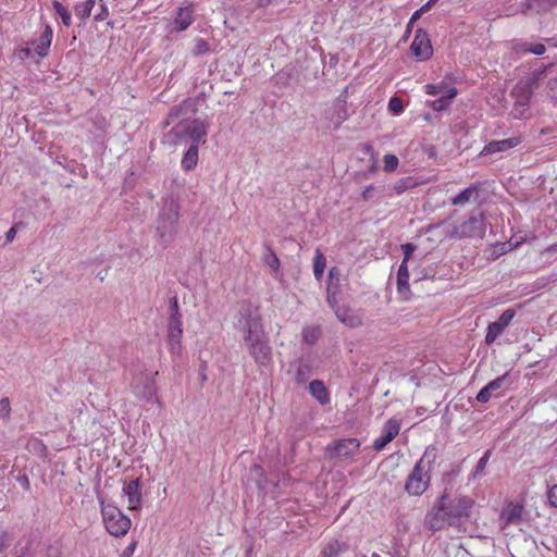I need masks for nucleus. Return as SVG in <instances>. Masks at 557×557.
Here are the masks:
<instances>
[{
  "instance_id": "obj_43",
  "label": "nucleus",
  "mask_w": 557,
  "mask_h": 557,
  "mask_svg": "<svg viewBox=\"0 0 557 557\" xmlns=\"http://www.w3.org/2000/svg\"><path fill=\"white\" fill-rule=\"evenodd\" d=\"M490 457H491V450H486L483 454V456L479 459V461L474 468V471H473L474 476H478L483 472V470L485 469V467L488 462Z\"/></svg>"
},
{
  "instance_id": "obj_51",
  "label": "nucleus",
  "mask_w": 557,
  "mask_h": 557,
  "mask_svg": "<svg viewBox=\"0 0 557 557\" xmlns=\"http://www.w3.org/2000/svg\"><path fill=\"white\" fill-rule=\"evenodd\" d=\"M373 190H374V185H369L364 188V190L362 191V199L364 201H369L372 197H373Z\"/></svg>"
},
{
  "instance_id": "obj_49",
  "label": "nucleus",
  "mask_w": 557,
  "mask_h": 557,
  "mask_svg": "<svg viewBox=\"0 0 557 557\" xmlns=\"http://www.w3.org/2000/svg\"><path fill=\"white\" fill-rule=\"evenodd\" d=\"M338 275H339V270L336 267H333L330 269V271H329L330 284L327 286V293H331L332 288L337 287L336 285H334V280H336V282H338L339 281Z\"/></svg>"
},
{
  "instance_id": "obj_41",
  "label": "nucleus",
  "mask_w": 557,
  "mask_h": 557,
  "mask_svg": "<svg viewBox=\"0 0 557 557\" xmlns=\"http://www.w3.org/2000/svg\"><path fill=\"white\" fill-rule=\"evenodd\" d=\"M383 169L385 172H393L397 169L399 161L395 154H385L383 158Z\"/></svg>"
},
{
  "instance_id": "obj_61",
  "label": "nucleus",
  "mask_w": 557,
  "mask_h": 557,
  "mask_svg": "<svg viewBox=\"0 0 557 557\" xmlns=\"http://www.w3.org/2000/svg\"><path fill=\"white\" fill-rule=\"evenodd\" d=\"M424 277H426V275L418 274L417 280H422V278H424Z\"/></svg>"
},
{
  "instance_id": "obj_8",
  "label": "nucleus",
  "mask_w": 557,
  "mask_h": 557,
  "mask_svg": "<svg viewBox=\"0 0 557 557\" xmlns=\"http://www.w3.org/2000/svg\"><path fill=\"white\" fill-rule=\"evenodd\" d=\"M245 344L250 356L260 366H268L272 359L271 347L269 346L264 331L260 334L244 336Z\"/></svg>"
},
{
  "instance_id": "obj_45",
  "label": "nucleus",
  "mask_w": 557,
  "mask_h": 557,
  "mask_svg": "<svg viewBox=\"0 0 557 557\" xmlns=\"http://www.w3.org/2000/svg\"><path fill=\"white\" fill-rule=\"evenodd\" d=\"M209 51V44L203 38H197L194 47V54L201 55Z\"/></svg>"
},
{
  "instance_id": "obj_34",
  "label": "nucleus",
  "mask_w": 557,
  "mask_h": 557,
  "mask_svg": "<svg viewBox=\"0 0 557 557\" xmlns=\"http://www.w3.org/2000/svg\"><path fill=\"white\" fill-rule=\"evenodd\" d=\"M322 334V330L320 326H306L302 332V342L307 345H313L318 342Z\"/></svg>"
},
{
  "instance_id": "obj_50",
  "label": "nucleus",
  "mask_w": 557,
  "mask_h": 557,
  "mask_svg": "<svg viewBox=\"0 0 557 557\" xmlns=\"http://www.w3.org/2000/svg\"><path fill=\"white\" fill-rule=\"evenodd\" d=\"M416 245L411 244V243H407V244H404L401 245V250H403V253H404V259L403 260H407L409 261L411 255L416 250Z\"/></svg>"
},
{
  "instance_id": "obj_35",
  "label": "nucleus",
  "mask_w": 557,
  "mask_h": 557,
  "mask_svg": "<svg viewBox=\"0 0 557 557\" xmlns=\"http://www.w3.org/2000/svg\"><path fill=\"white\" fill-rule=\"evenodd\" d=\"M326 265V260L324 255L320 251V249L315 250L313 258V274L317 280H321Z\"/></svg>"
},
{
  "instance_id": "obj_55",
  "label": "nucleus",
  "mask_w": 557,
  "mask_h": 557,
  "mask_svg": "<svg viewBox=\"0 0 557 557\" xmlns=\"http://www.w3.org/2000/svg\"><path fill=\"white\" fill-rule=\"evenodd\" d=\"M108 8L106 7V4H101V12L95 18L97 21H102L106 16H108Z\"/></svg>"
},
{
  "instance_id": "obj_13",
  "label": "nucleus",
  "mask_w": 557,
  "mask_h": 557,
  "mask_svg": "<svg viewBox=\"0 0 557 557\" xmlns=\"http://www.w3.org/2000/svg\"><path fill=\"white\" fill-rule=\"evenodd\" d=\"M410 51L421 61L429 60L433 55V47L429 34L424 29L418 28L416 30Z\"/></svg>"
},
{
  "instance_id": "obj_36",
  "label": "nucleus",
  "mask_w": 557,
  "mask_h": 557,
  "mask_svg": "<svg viewBox=\"0 0 557 557\" xmlns=\"http://www.w3.org/2000/svg\"><path fill=\"white\" fill-rule=\"evenodd\" d=\"M519 49L522 53H532L535 55H543L546 52V47L544 44H531V42H522L519 46Z\"/></svg>"
},
{
  "instance_id": "obj_63",
  "label": "nucleus",
  "mask_w": 557,
  "mask_h": 557,
  "mask_svg": "<svg viewBox=\"0 0 557 557\" xmlns=\"http://www.w3.org/2000/svg\"><path fill=\"white\" fill-rule=\"evenodd\" d=\"M554 40H555L554 38L547 39L548 42H553Z\"/></svg>"
},
{
  "instance_id": "obj_46",
  "label": "nucleus",
  "mask_w": 557,
  "mask_h": 557,
  "mask_svg": "<svg viewBox=\"0 0 557 557\" xmlns=\"http://www.w3.org/2000/svg\"><path fill=\"white\" fill-rule=\"evenodd\" d=\"M11 414V405L9 398L0 399V418L8 419Z\"/></svg>"
},
{
  "instance_id": "obj_40",
  "label": "nucleus",
  "mask_w": 557,
  "mask_h": 557,
  "mask_svg": "<svg viewBox=\"0 0 557 557\" xmlns=\"http://www.w3.org/2000/svg\"><path fill=\"white\" fill-rule=\"evenodd\" d=\"M388 110L394 115H399L404 112V102L399 97H392L388 101Z\"/></svg>"
},
{
  "instance_id": "obj_16",
  "label": "nucleus",
  "mask_w": 557,
  "mask_h": 557,
  "mask_svg": "<svg viewBox=\"0 0 557 557\" xmlns=\"http://www.w3.org/2000/svg\"><path fill=\"white\" fill-rule=\"evenodd\" d=\"M400 423L396 419H389L383 425L382 434L373 442V448L381 451L388 443H391L399 433Z\"/></svg>"
},
{
  "instance_id": "obj_26",
  "label": "nucleus",
  "mask_w": 557,
  "mask_h": 557,
  "mask_svg": "<svg viewBox=\"0 0 557 557\" xmlns=\"http://www.w3.org/2000/svg\"><path fill=\"white\" fill-rule=\"evenodd\" d=\"M525 5L534 13H546L557 5V0H527Z\"/></svg>"
},
{
  "instance_id": "obj_23",
  "label": "nucleus",
  "mask_w": 557,
  "mask_h": 557,
  "mask_svg": "<svg viewBox=\"0 0 557 557\" xmlns=\"http://www.w3.org/2000/svg\"><path fill=\"white\" fill-rule=\"evenodd\" d=\"M500 519L504 522L503 528L519 523L522 520V506L513 503L508 504L502 510Z\"/></svg>"
},
{
  "instance_id": "obj_32",
  "label": "nucleus",
  "mask_w": 557,
  "mask_h": 557,
  "mask_svg": "<svg viewBox=\"0 0 557 557\" xmlns=\"http://www.w3.org/2000/svg\"><path fill=\"white\" fill-rule=\"evenodd\" d=\"M448 78L449 77L446 76L445 79L438 83L426 84L424 86V92L430 96L445 95L447 92V89L453 87L449 86V84L447 83Z\"/></svg>"
},
{
  "instance_id": "obj_21",
  "label": "nucleus",
  "mask_w": 557,
  "mask_h": 557,
  "mask_svg": "<svg viewBox=\"0 0 557 557\" xmlns=\"http://www.w3.org/2000/svg\"><path fill=\"white\" fill-rule=\"evenodd\" d=\"M194 9L191 4L178 8L173 20V32L181 33L186 30L194 23Z\"/></svg>"
},
{
  "instance_id": "obj_5",
  "label": "nucleus",
  "mask_w": 557,
  "mask_h": 557,
  "mask_svg": "<svg viewBox=\"0 0 557 557\" xmlns=\"http://www.w3.org/2000/svg\"><path fill=\"white\" fill-rule=\"evenodd\" d=\"M183 322L180 312L176 296L170 299L169 319H168V342L170 350L174 355H178L182 349Z\"/></svg>"
},
{
  "instance_id": "obj_39",
  "label": "nucleus",
  "mask_w": 557,
  "mask_h": 557,
  "mask_svg": "<svg viewBox=\"0 0 557 557\" xmlns=\"http://www.w3.org/2000/svg\"><path fill=\"white\" fill-rule=\"evenodd\" d=\"M553 63H548L547 65H541L537 69H534L528 77V82H530L532 85L536 84L544 75L548 67H550Z\"/></svg>"
},
{
  "instance_id": "obj_27",
  "label": "nucleus",
  "mask_w": 557,
  "mask_h": 557,
  "mask_svg": "<svg viewBox=\"0 0 557 557\" xmlns=\"http://www.w3.org/2000/svg\"><path fill=\"white\" fill-rule=\"evenodd\" d=\"M397 290L399 294H405L409 290V271L407 260H403L398 268Z\"/></svg>"
},
{
  "instance_id": "obj_59",
  "label": "nucleus",
  "mask_w": 557,
  "mask_h": 557,
  "mask_svg": "<svg viewBox=\"0 0 557 557\" xmlns=\"http://www.w3.org/2000/svg\"><path fill=\"white\" fill-rule=\"evenodd\" d=\"M411 28L412 26H409V22L407 23V27H406V33H410L411 32Z\"/></svg>"
},
{
  "instance_id": "obj_7",
  "label": "nucleus",
  "mask_w": 557,
  "mask_h": 557,
  "mask_svg": "<svg viewBox=\"0 0 557 557\" xmlns=\"http://www.w3.org/2000/svg\"><path fill=\"white\" fill-rule=\"evenodd\" d=\"M102 520L107 531L115 536H124L131 528V519L113 505H103L101 508Z\"/></svg>"
},
{
  "instance_id": "obj_64",
  "label": "nucleus",
  "mask_w": 557,
  "mask_h": 557,
  "mask_svg": "<svg viewBox=\"0 0 557 557\" xmlns=\"http://www.w3.org/2000/svg\"><path fill=\"white\" fill-rule=\"evenodd\" d=\"M373 557H379V555L377 554H373Z\"/></svg>"
},
{
  "instance_id": "obj_44",
  "label": "nucleus",
  "mask_w": 557,
  "mask_h": 557,
  "mask_svg": "<svg viewBox=\"0 0 557 557\" xmlns=\"http://www.w3.org/2000/svg\"><path fill=\"white\" fill-rule=\"evenodd\" d=\"M32 54H33V49L29 46V44H27L25 47H21V48L16 49L14 52V57L22 62L29 59L32 57Z\"/></svg>"
},
{
  "instance_id": "obj_47",
  "label": "nucleus",
  "mask_w": 557,
  "mask_h": 557,
  "mask_svg": "<svg viewBox=\"0 0 557 557\" xmlns=\"http://www.w3.org/2000/svg\"><path fill=\"white\" fill-rule=\"evenodd\" d=\"M547 503L550 507L557 508V484L547 490Z\"/></svg>"
},
{
  "instance_id": "obj_6",
  "label": "nucleus",
  "mask_w": 557,
  "mask_h": 557,
  "mask_svg": "<svg viewBox=\"0 0 557 557\" xmlns=\"http://www.w3.org/2000/svg\"><path fill=\"white\" fill-rule=\"evenodd\" d=\"M236 325L238 330L244 333V336L256 333L260 334L264 331L259 307L249 301L242 302L238 310Z\"/></svg>"
},
{
  "instance_id": "obj_53",
  "label": "nucleus",
  "mask_w": 557,
  "mask_h": 557,
  "mask_svg": "<svg viewBox=\"0 0 557 557\" xmlns=\"http://www.w3.org/2000/svg\"><path fill=\"white\" fill-rule=\"evenodd\" d=\"M438 0H428L421 8L420 12H428Z\"/></svg>"
},
{
  "instance_id": "obj_56",
  "label": "nucleus",
  "mask_w": 557,
  "mask_h": 557,
  "mask_svg": "<svg viewBox=\"0 0 557 557\" xmlns=\"http://www.w3.org/2000/svg\"><path fill=\"white\" fill-rule=\"evenodd\" d=\"M424 12H420V9L417 10L412 15L411 17L409 18V26H412L414 22H417L421 15L423 14Z\"/></svg>"
},
{
  "instance_id": "obj_28",
  "label": "nucleus",
  "mask_w": 557,
  "mask_h": 557,
  "mask_svg": "<svg viewBox=\"0 0 557 557\" xmlns=\"http://www.w3.org/2000/svg\"><path fill=\"white\" fill-rule=\"evenodd\" d=\"M347 550V545L338 540L330 541L321 550L320 557H338Z\"/></svg>"
},
{
  "instance_id": "obj_33",
  "label": "nucleus",
  "mask_w": 557,
  "mask_h": 557,
  "mask_svg": "<svg viewBox=\"0 0 557 557\" xmlns=\"http://www.w3.org/2000/svg\"><path fill=\"white\" fill-rule=\"evenodd\" d=\"M96 4L95 0H86L75 5V14L82 22H85L91 14V11Z\"/></svg>"
},
{
  "instance_id": "obj_62",
  "label": "nucleus",
  "mask_w": 557,
  "mask_h": 557,
  "mask_svg": "<svg viewBox=\"0 0 557 557\" xmlns=\"http://www.w3.org/2000/svg\"><path fill=\"white\" fill-rule=\"evenodd\" d=\"M250 550H251V549H248V550L246 552V557H249V553H250Z\"/></svg>"
},
{
  "instance_id": "obj_54",
  "label": "nucleus",
  "mask_w": 557,
  "mask_h": 557,
  "mask_svg": "<svg viewBox=\"0 0 557 557\" xmlns=\"http://www.w3.org/2000/svg\"><path fill=\"white\" fill-rule=\"evenodd\" d=\"M17 481L25 490H29V480L26 475L18 476Z\"/></svg>"
},
{
  "instance_id": "obj_31",
  "label": "nucleus",
  "mask_w": 557,
  "mask_h": 557,
  "mask_svg": "<svg viewBox=\"0 0 557 557\" xmlns=\"http://www.w3.org/2000/svg\"><path fill=\"white\" fill-rule=\"evenodd\" d=\"M337 319L349 327H357L361 324L358 317L351 314L348 309L337 308L335 310Z\"/></svg>"
},
{
  "instance_id": "obj_18",
  "label": "nucleus",
  "mask_w": 557,
  "mask_h": 557,
  "mask_svg": "<svg viewBox=\"0 0 557 557\" xmlns=\"http://www.w3.org/2000/svg\"><path fill=\"white\" fill-rule=\"evenodd\" d=\"M53 30L50 25H46L41 35L29 41V46L33 51L40 58H45L49 54L50 46L52 42Z\"/></svg>"
},
{
  "instance_id": "obj_48",
  "label": "nucleus",
  "mask_w": 557,
  "mask_h": 557,
  "mask_svg": "<svg viewBox=\"0 0 557 557\" xmlns=\"http://www.w3.org/2000/svg\"><path fill=\"white\" fill-rule=\"evenodd\" d=\"M267 263L271 268L272 271L277 272L280 269V260L274 253L273 250L269 249V257L267 258Z\"/></svg>"
},
{
  "instance_id": "obj_30",
  "label": "nucleus",
  "mask_w": 557,
  "mask_h": 557,
  "mask_svg": "<svg viewBox=\"0 0 557 557\" xmlns=\"http://www.w3.org/2000/svg\"><path fill=\"white\" fill-rule=\"evenodd\" d=\"M198 150L199 147H196V145H190L185 154L183 156V159L181 161L182 168L186 171H190L196 168L198 162Z\"/></svg>"
},
{
  "instance_id": "obj_60",
  "label": "nucleus",
  "mask_w": 557,
  "mask_h": 557,
  "mask_svg": "<svg viewBox=\"0 0 557 557\" xmlns=\"http://www.w3.org/2000/svg\"><path fill=\"white\" fill-rule=\"evenodd\" d=\"M327 301L331 304V307H334V304H332V297L330 294L327 295Z\"/></svg>"
},
{
  "instance_id": "obj_37",
  "label": "nucleus",
  "mask_w": 557,
  "mask_h": 557,
  "mask_svg": "<svg viewBox=\"0 0 557 557\" xmlns=\"http://www.w3.org/2000/svg\"><path fill=\"white\" fill-rule=\"evenodd\" d=\"M53 9L55 13L61 17L64 26L69 27L72 25V15L70 11L59 1L54 0L52 2Z\"/></svg>"
},
{
  "instance_id": "obj_19",
  "label": "nucleus",
  "mask_w": 557,
  "mask_h": 557,
  "mask_svg": "<svg viewBox=\"0 0 557 557\" xmlns=\"http://www.w3.org/2000/svg\"><path fill=\"white\" fill-rule=\"evenodd\" d=\"M348 116L347 97L345 95H341L334 102L331 113L327 114V119L336 129L348 119Z\"/></svg>"
},
{
  "instance_id": "obj_1",
  "label": "nucleus",
  "mask_w": 557,
  "mask_h": 557,
  "mask_svg": "<svg viewBox=\"0 0 557 557\" xmlns=\"http://www.w3.org/2000/svg\"><path fill=\"white\" fill-rule=\"evenodd\" d=\"M473 507L474 500L470 496L445 488L426 511L423 524L432 532L445 527L459 528L470 519Z\"/></svg>"
},
{
  "instance_id": "obj_2",
  "label": "nucleus",
  "mask_w": 557,
  "mask_h": 557,
  "mask_svg": "<svg viewBox=\"0 0 557 557\" xmlns=\"http://www.w3.org/2000/svg\"><path fill=\"white\" fill-rule=\"evenodd\" d=\"M196 110V101L194 99H185L170 110L164 126L178 121L170 131V134L175 137L177 143H186L190 139L191 145H196V147L206 143L208 135L207 124L198 119L190 120Z\"/></svg>"
},
{
  "instance_id": "obj_29",
  "label": "nucleus",
  "mask_w": 557,
  "mask_h": 557,
  "mask_svg": "<svg viewBox=\"0 0 557 557\" xmlns=\"http://www.w3.org/2000/svg\"><path fill=\"white\" fill-rule=\"evenodd\" d=\"M312 375L311 364L304 359L298 360L296 364L295 380L298 384H305Z\"/></svg>"
},
{
  "instance_id": "obj_24",
  "label": "nucleus",
  "mask_w": 557,
  "mask_h": 557,
  "mask_svg": "<svg viewBox=\"0 0 557 557\" xmlns=\"http://www.w3.org/2000/svg\"><path fill=\"white\" fill-rule=\"evenodd\" d=\"M480 190V185L472 184L453 197L450 203L453 206H465L466 203L475 201L479 198Z\"/></svg>"
},
{
  "instance_id": "obj_17",
  "label": "nucleus",
  "mask_w": 557,
  "mask_h": 557,
  "mask_svg": "<svg viewBox=\"0 0 557 557\" xmlns=\"http://www.w3.org/2000/svg\"><path fill=\"white\" fill-rule=\"evenodd\" d=\"M521 143V136H512L502 140H493L483 147L480 156H491L498 152H505L518 147Z\"/></svg>"
},
{
  "instance_id": "obj_57",
  "label": "nucleus",
  "mask_w": 557,
  "mask_h": 557,
  "mask_svg": "<svg viewBox=\"0 0 557 557\" xmlns=\"http://www.w3.org/2000/svg\"><path fill=\"white\" fill-rule=\"evenodd\" d=\"M134 549H135V544H132V545H129V546L124 550V554H125V555L133 554Z\"/></svg>"
},
{
  "instance_id": "obj_20",
  "label": "nucleus",
  "mask_w": 557,
  "mask_h": 557,
  "mask_svg": "<svg viewBox=\"0 0 557 557\" xmlns=\"http://www.w3.org/2000/svg\"><path fill=\"white\" fill-rule=\"evenodd\" d=\"M123 493L127 496L128 509L138 510L141 507V481L139 478L126 483Z\"/></svg>"
},
{
  "instance_id": "obj_58",
  "label": "nucleus",
  "mask_w": 557,
  "mask_h": 557,
  "mask_svg": "<svg viewBox=\"0 0 557 557\" xmlns=\"http://www.w3.org/2000/svg\"><path fill=\"white\" fill-rule=\"evenodd\" d=\"M548 250L549 251H557V243L556 244H553L548 247Z\"/></svg>"
},
{
  "instance_id": "obj_38",
  "label": "nucleus",
  "mask_w": 557,
  "mask_h": 557,
  "mask_svg": "<svg viewBox=\"0 0 557 557\" xmlns=\"http://www.w3.org/2000/svg\"><path fill=\"white\" fill-rule=\"evenodd\" d=\"M416 186V183L412 177H403L398 180L393 186L392 189L397 194L401 195L406 190Z\"/></svg>"
},
{
  "instance_id": "obj_11",
  "label": "nucleus",
  "mask_w": 557,
  "mask_h": 557,
  "mask_svg": "<svg viewBox=\"0 0 557 557\" xmlns=\"http://www.w3.org/2000/svg\"><path fill=\"white\" fill-rule=\"evenodd\" d=\"M461 237L483 238L486 232V224L483 212H472L459 227Z\"/></svg>"
},
{
  "instance_id": "obj_25",
  "label": "nucleus",
  "mask_w": 557,
  "mask_h": 557,
  "mask_svg": "<svg viewBox=\"0 0 557 557\" xmlns=\"http://www.w3.org/2000/svg\"><path fill=\"white\" fill-rule=\"evenodd\" d=\"M310 395L320 404L327 405L331 401L330 393L321 380H313L308 386Z\"/></svg>"
},
{
  "instance_id": "obj_52",
  "label": "nucleus",
  "mask_w": 557,
  "mask_h": 557,
  "mask_svg": "<svg viewBox=\"0 0 557 557\" xmlns=\"http://www.w3.org/2000/svg\"><path fill=\"white\" fill-rule=\"evenodd\" d=\"M18 225L20 224H16L14 226H12L7 233H5V239L8 243H12L15 238V235L17 233V228H18Z\"/></svg>"
},
{
  "instance_id": "obj_14",
  "label": "nucleus",
  "mask_w": 557,
  "mask_h": 557,
  "mask_svg": "<svg viewBox=\"0 0 557 557\" xmlns=\"http://www.w3.org/2000/svg\"><path fill=\"white\" fill-rule=\"evenodd\" d=\"M360 448V441L356 437L341 438L327 446L332 457L346 458L354 456Z\"/></svg>"
},
{
  "instance_id": "obj_12",
  "label": "nucleus",
  "mask_w": 557,
  "mask_h": 557,
  "mask_svg": "<svg viewBox=\"0 0 557 557\" xmlns=\"http://www.w3.org/2000/svg\"><path fill=\"white\" fill-rule=\"evenodd\" d=\"M515 315L516 310L512 308H508L500 314V317L496 321L490 323L484 339L485 344H493L498 338V336L502 335L503 332L509 326Z\"/></svg>"
},
{
  "instance_id": "obj_15",
  "label": "nucleus",
  "mask_w": 557,
  "mask_h": 557,
  "mask_svg": "<svg viewBox=\"0 0 557 557\" xmlns=\"http://www.w3.org/2000/svg\"><path fill=\"white\" fill-rule=\"evenodd\" d=\"M508 382H509L508 372L492 380L484 387H482L480 389V392L476 395V400L482 404L487 403L492 398L493 395L498 396L497 392L503 388H506L508 385Z\"/></svg>"
},
{
  "instance_id": "obj_4",
  "label": "nucleus",
  "mask_w": 557,
  "mask_h": 557,
  "mask_svg": "<svg viewBox=\"0 0 557 557\" xmlns=\"http://www.w3.org/2000/svg\"><path fill=\"white\" fill-rule=\"evenodd\" d=\"M180 205L173 198L165 199L156 221V230L164 246L169 245L177 233Z\"/></svg>"
},
{
  "instance_id": "obj_42",
  "label": "nucleus",
  "mask_w": 557,
  "mask_h": 557,
  "mask_svg": "<svg viewBox=\"0 0 557 557\" xmlns=\"http://www.w3.org/2000/svg\"><path fill=\"white\" fill-rule=\"evenodd\" d=\"M12 534L3 529L0 531V555L3 554L11 545Z\"/></svg>"
},
{
  "instance_id": "obj_10",
  "label": "nucleus",
  "mask_w": 557,
  "mask_h": 557,
  "mask_svg": "<svg viewBox=\"0 0 557 557\" xmlns=\"http://www.w3.org/2000/svg\"><path fill=\"white\" fill-rule=\"evenodd\" d=\"M131 391L139 400H152L157 392L152 374L149 372L136 374L131 382Z\"/></svg>"
},
{
  "instance_id": "obj_22",
  "label": "nucleus",
  "mask_w": 557,
  "mask_h": 557,
  "mask_svg": "<svg viewBox=\"0 0 557 557\" xmlns=\"http://www.w3.org/2000/svg\"><path fill=\"white\" fill-rule=\"evenodd\" d=\"M458 96V89L456 87H451L447 89L445 95H442L440 98L435 100L426 101V104L435 112H442L447 110L454 99Z\"/></svg>"
},
{
  "instance_id": "obj_3",
  "label": "nucleus",
  "mask_w": 557,
  "mask_h": 557,
  "mask_svg": "<svg viewBox=\"0 0 557 557\" xmlns=\"http://www.w3.org/2000/svg\"><path fill=\"white\" fill-rule=\"evenodd\" d=\"M437 459V449L430 445L416 462L405 483V491L411 496H421L430 486V471Z\"/></svg>"
},
{
  "instance_id": "obj_9",
  "label": "nucleus",
  "mask_w": 557,
  "mask_h": 557,
  "mask_svg": "<svg viewBox=\"0 0 557 557\" xmlns=\"http://www.w3.org/2000/svg\"><path fill=\"white\" fill-rule=\"evenodd\" d=\"M515 98L511 115L515 119L521 120L524 117V112L529 107L530 99L533 95V85L528 81H520L511 91Z\"/></svg>"
}]
</instances>
